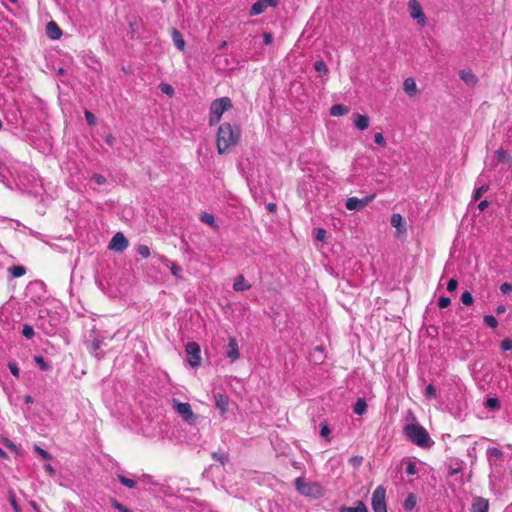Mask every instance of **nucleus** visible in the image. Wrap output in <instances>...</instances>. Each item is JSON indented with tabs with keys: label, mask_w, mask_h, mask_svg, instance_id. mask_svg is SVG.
<instances>
[{
	"label": "nucleus",
	"mask_w": 512,
	"mask_h": 512,
	"mask_svg": "<svg viewBox=\"0 0 512 512\" xmlns=\"http://www.w3.org/2000/svg\"><path fill=\"white\" fill-rule=\"evenodd\" d=\"M241 136V131L237 126H232L230 123H223L219 126L216 135L217 151L219 154H225L238 143Z\"/></svg>",
	"instance_id": "obj_1"
},
{
	"label": "nucleus",
	"mask_w": 512,
	"mask_h": 512,
	"mask_svg": "<svg viewBox=\"0 0 512 512\" xmlns=\"http://www.w3.org/2000/svg\"><path fill=\"white\" fill-rule=\"evenodd\" d=\"M295 488L301 495L314 499L322 497L325 493V490L320 483L307 482L302 477H298L295 480Z\"/></svg>",
	"instance_id": "obj_2"
},
{
	"label": "nucleus",
	"mask_w": 512,
	"mask_h": 512,
	"mask_svg": "<svg viewBox=\"0 0 512 512\" xmlns=\"http://www.w3.org/2000/svg\"><path fill=\"white\" fill-rule=\"evenodd\" d=\"M232 108V101L228 97H222L214 100L210 105L209 124L214 126L218 124L224 112Z\"/></svg>",
	"instance_id": "obj_3"
},
{
	"label": "nucleus",
	"mask_w": 512,
	"mask_h": 512,
	"mask_svg": "<svg viewBox=\"0 0 512 512\" xmlns=\"http://www.w3.org/2000/svg\"><path fill=\"white\" fill-rule=\"evenodd\" d=\"M405 435L418 446H426L430 441L427 431L418 424H409L404 428Z\"/></svg>",
	"instance_id": "obj_4"
},
{
	"label": "nucleus",
	"mask_w": 512,
	"mask_h": 512,
	"mask_svg": "<svg viewBox=\"0 0 512 512\" xmlns=\"http://www.w3.org/2000/svg\"><path fill=\"white\" fill-rule=\"evenodd\" d=\"M173 409L182 417L189 425L196 424L198 416L192 411L189 403L180 402L177 399L171 401Z\"/></svg>",
	"instance_id": "obj_5"
},
{
	"label": "nucleus",
	"mask_w": 512,
	"mask_h": 512,
	"mask_svg": "<svg viewBox=\"0 0 512 512\" xmlns=\"http://www.w3.org/2000/svg\"><path fill=\"white\" fill-rule=\"evenodd\" d=\"M385 497V488L378 486L372 494V508L374 512H387Z\"/></svg>",
	"instance_id": "obj_6"
},
{
	"label": "nucleus",
	"mask_w": 512,
	"mask_h": 512,
	"mask_svg": "<svg viewBox=\"0 0 512 512\" xmlns=\"http://www.w3.org/2000/svg\"><path fill=\"white\" fill-rule=\"evenodd\" d=\"M408 11L412 19H414L421 27L427 23L421 4L417 0H410L408 2Z\"/></svg>",
	"instance_id": "obj_7"
},
{
	"label": "nucleus",
	"mask_w": 512,
	"mask_h": 512,
	"mask_svg": "<svg viewBox=\"0 0 512 512\" xmlns=\"http://www.w3.org/2000/svg\"><path fill=\"white\" fill-rule=\"evenodd\" d=\"M374 198L375 194L366 196L363 199H359L357 197H349L346 200L345 207L350 211H359L366 207L370 202H372Z\"/></svg>",
	"instance_id": "obj_8"
},
{
	"label": "nucleus",
	"mask_w": 512,
	"mask_h": 512,
	"mask_svg": "<svg viewBox=\"0 0 512 512\" xmlns=\"http://www.w3.org/2000/svg\"><path fill=\"white\" fill-rule=\"evenodd\" d=\"M185 351L189 356V364L193 367L198 366L201 361L200 346L196 342H188L185 346Z\"/></svg>",
	"instance_id": "obj_9"
},
{
	"label": "nucleus",
	"mask_w": 512,
	"mask_h": 512,
	"mask_svg": "<svg viewBox=\"0 0 512 512\" xmlns=\"http://www.w3.org/2000/svg\"><path fill=\"white\" fill-rule=\"evenodd\" d=\"M129 245L127 238L122 232H117L111 239L108 248L116 252H123Z\"/></svg>",
	"instance_id": "obj_10"
},
{
	"label": "nucleus",
	"mask_w": 512,
	"mask_h": 512,
	"mask_svg": "<svg viewBox=\"0 0 512 512\" xmlns=\"http://www.w3.org/2000/svg\"><path fill=\"white\" fill-rule=\"evenodd\" d=\"M279 0H257L251 7L250 15L255 16L263 13L268 7L277 6Z\"/></svg>",
	"instance_id": "obj_11"
},
{
	"label": "nucleus",
	"mask_w": 512,
	"mask_h": 512,
	"mask_svg": "<svg viewBox=\"0 0 512 512\" xmlns=\"http://www.w3.org/2000/svg\"><path fill=\"white\" fill-rule=\"evenodd\" d=\"M226 356L232 361H236L240 358L239 347L237 340L234 337L229 338L227 345Z\"/></svg>",
	"instance_id": "obj_12"
},
{
	"label": "nucleus",
	"mask_w": 512,
	"mask_h": 512,
	"mask_svg": "<svg viewBox=\"0 0 512 512\" xmlns=\"http://www.w3.org/2000/svg\"><path fill=\"white\" fill-rule=\"evenodd\" d=\"M215 405L220 410L222 416L228 411L229 406V398L221 393H216L214 395Z\"/></svg>",
	"instance_id": "obj_13"
},
{
	"label": "nucleus",
	"mask_w": 512,
	"mask_h": 512,
	"mask_svg": "<svg viewBox=\"0 0 512 512\" xmlns=\"http://www.w3.org/2000/svg\"><path fill=\"white\" fill-rule=\"evenodd\" d=\"M489 502L482 497H475L472 502L471 512H488Z\"/></svg>",
	"instance_id": "obj_14"
},
{
	"label": "nucleus",
	"mask_w": 512,
	"mask_h": 512,
	"mask_svg": "<svg viewBox=\"0 0 512 512\" xmlns=\"http://www.w3.org/2000/svg\"><path fill=\"white\" fill-rule=\"evenodd\" d=\"M459 76L465 84L471 87L475 86L478 82L476 75L470 69L461 70Z\"/></svg>",
	"instance_id": "obj_15"
},
{
	"label": "nucleus",
	"mask_w": 512,
	"mask_h": 512,
	"mask_svg": "<svg viewBox=\"0 0 512 512\" xmlns=\"http://www.w3.org/2000/svg\"><path fill=\"white\" fill-rule=\"evenodd\" d=\"M353 122H354L355 127L358 130L364 131V130H366L369 127L370 119L366 115L354 114L353 115Z\"/></svg>",
	"instance_id": "obj_16"
},
{
	"label": "nucleus",
	"mask_w": 512,
	"mask_h": 512,
	"mask_svg": "<svg viewBox=\"0 0 512 512\" xmlns=\"http://www.w3.org/2000/svg\"><path fill=\"white\" fill-rule=\"evenodd\" d=\"M46 33L48 37L53 40L59 39L62 35L61 29L53 21L48 22V24L46 25Z\"/></svg>",
	"instance_id": "obj_17"
},
{
	"label": "nucleus",
	"mask_w": 512,
	"mask_h": 512,
	"mask_svg": "<svg viewBox=\"0 0 512 512\" xmlns=\"http://www.w3.org/2000/svg\"><path fill=\"white\" fill-rule=\"evenodd\" d=\"M403 90L405 91V93L408 96H410V97L415 96L416 93L418 92L417 84H416L415 80L411 77L406 78L403 82Z\"/></svg>",
	"instance_id": "obj_18"
},
{
	"label": "nucleus",
	"mask_w": 512,
	"mask_h": 512,
	"mask_svg": "<svg viewBox=\"0 0 512 512\" xmlns=\"http://www.w3.org/2000/svg\"><path fill=\"white\" fill-rule=\"evenodd\" d=\"M502 455L503 452L496 447H490L487 449V459L491 466H496L497 460L500 459Z\"/></svg>",
	"instance_id": "obj_19"
},
{
	"label": "nucleus",
	"mask_w": 512,
	"mask_h": 512,
	"mask_svg": "<svg viewBox=\"0 0 512 512\" xmlns=\"http://www.w3.org/2000/svg\"><path fill=\"white\" fill-rule=\"evenodd\" d=\"M391 225L397 229L399 234H403L406 232V227L403 218L400 214L396 213L391 216Z\"/></svg>",
	"instance_id": "obj_20"
},
{
	"label": "nucleus",
	"mask_w": 512,
	"mask_h": 512,
	"mask_svg": "<svg viewBox=\"0 0 512 512\" xmlns=\"http://www.w3.org/2000/svg\"><path fill=\"white\" fill-rule=\"evenodd\" d=\"M251 288V285L245 280L242 275H239L235 278L233 283V289L235 291H246Z\"/></svg>",
	"instance_id": "obj_21"
},
{
	"label": "nucleus",
	"mask_w": 512,
	"mask_h": 512,
	"mask_svg": "<svg viewBox=\"0 0 512 512\" xmlns=\"http://www.w3.org/2000/svg\"><path fill=\"white\" fill-rule=\"evenodd\" d=\"M339 512H368V509L362 501H358L355 507L342 506Z\"/></svg>",
	"instance_id": "obj_22"
},
{
	"label": "nucleus",
	"mask_w": 512,
	"mask_h": 512,
	"mask_svg": "<svg viewBox=\"0 0 512 512\" xmlns=\"http://www.w3.org/2000/svg\"><path fill=\"white\" fill-rule=\"evenodd\" d=\"M349 108L342 104H337L331 107L330 113L332 116H343L348 114Z\"/></svg>",
	"instance_id": "obj_23"
},
{
	"label": "nucleus",
	"mask_w": 512,
	"mask_h": 512,
	"mask_svg": "<svg viewBox=\"0 0 512 512\" xmlns=\"http://www.w3.org/2000/svg\"><path fill=\"white\" fill-rule=\"evenodd\" d=\"M172 38H173L175 46L179 50H183L185 47V41L183 40L181 33L178 30L173 29L172 30Z\"/></svg>",
	"instance_id": "obj_24"
},
{
	"label": "nucleus",
	"mask_w": 512,
	"mask_h": 512,
	"mask_svg": "<svg viewBox=\"0 0 512 512\" xmlns=\"http://www.w3.org/2000/svg\"><path fill=\"white\" fill-rule=\"evenodd\" d=\"M357 415H363L367 410V403L364 398H359L353 408Z\"/></svg>",
	"instance_id": "obj_25"
},
{
	"label": "nucleus",
	"mask_w": 512,
	"mask_h": 512,
	"mask_svg": "<svg viewBox=\"0 0 512 512\" xmlns=\"http://www.w3.org/2000/svg\"><path fill=\"white\" fill-rule=\"evenodd\" d=\"M9 272L13 277L18 278L26 273V269L24 266L15 265L9 268Z\"/></svg>",
	"instance_id": "obj_26"
},
{
	"label": "nucleus",
	"mask_w": 512,
	"mask_h": 512,
	"mask_svg": "<svg viewBox=\"0 0 512 512\" xmlns=\"http://www.w3.org/2000/svg\"><path fill=\"white\" fill-rule=\"evenodd\" d=\"M417 500L414 494H409L405 499L403 507L405 510H412L416 506Z\"/></svg>",
	"instance_id": "obj_27"
},
{
	"label": "nucleus",
	"mask_w": 512,
	"mask_h": 512,
	"mask_svg": "<svg viewBox=\"0 0 512 512\" xmlns=\"http://www.w3.org/2000/svg\"><path fill=\"white\" fill-rule=\"evenodd\" d=\"M488 188H489V186L486 183H483V184L479 185L478 187H476L474 194H473V200L477 201L478 199H480V197L485 192H487Z\"/></svg>",
	"instance_id": "obj_28"
},
{
	"label": "nucleus",
	"mask_w": 512,
	"mask_h": 512,
	"mask_svg": "<svg viewBox=\"0 0 512 512\" xmlns=\"http://www.w3.org/2000/svg\"><path fill=\"white\" fill-rule=\"evenodd\" d=\"M118 479L120 483L128 488H135L137 486V482L133 479H129L123 475H118Z\"/></svg>",
	"instance_id": "obj_29"
},
{
	"label": "nucleus",
	"mask_w": 512,
	"mask_h": 512,
	"mask_svg": "<svg viewBox=\"0 0 512 512\" xmlns=\"http://www.w3.org/2000/svg\"><path fill=\"white\" fill-rule=\"evenodd\" d=\"M165 263H166V266L170 268L171 270V273L177 277V278H180L181 277V268L179 266H177L176 264L172 263L171 261L169 260H165Z\"/></svg>",
	"instance_id": "obj_30"
},
{
	"label": "nucleus",
	"mask_w": 512,
	"mask_h": 512,
	"mask_svg": "<svg viewBox=\"0 0 512 512\" xmlns=\"http://www.w3.org/2000/svg\"><path fill=\"white\" fill-rule=\"evenodd\" d=\"M495 156L498 160V162H505V161H508L510 160V155L508 154L507 151H505L504 149L500 148L498 149L496 152H495Z\"/></svg>",
	"instance_id": "obj_31"
},
{
	"label": "nucleus",
	"mask_w": 512,
	"mask_h": 512,
	"mask_svg": "<svg viewBox=\"0 0 512 512\" xmlns=\"http://www.w3.org/2000/svg\"><path fill=\"white\" fill-rule=\"evenodd\" d=\"M200 220L205 223V224H208L212 227H216L215 225V218L212 214H209V213H203L201 214L200 216Z\"/></svg>",
	"instance_id": "obj_32"
},
{
	"label": "nucleus",
	"mask_w": 512,
	"mask_h": 512,
	"mask_svg": "<svg viewBox=\"0 0 512 512\" xmlns=\"http://www.w3.org/2000/svg\"><path fill=\"white\" fill-rule=\"evenodd\" d=\"M314 68L317 72H319L320 74H323V75H326L328 73V68H327V65L325 64L324 61L322 60H319V61H316L314 63Z\"/></svg>",
	"instance_id": "obj_33"
},
{
	"label": "nucleus",
	"mask_w": 512,
	"mask_h": 512,
	"mask_svg": "<svg viewBox=\"0 0 512 512\" xmlns=\"http://www.w3.org/2000/svg\"><path fill=\"white\" fill-rule=\"evenodd\" d=\"M484 323L490 328H496L498 326L497 319L492 315H486L483 318Z\"/></svg>",
	"instance_id": "obj_34"
},
{
	"label": "nucleus",
	"mask_w": 512,
	"mask_h": 512,
	"mask_svg": "<svg viewBox=\"0 0 512 512\" xmlns=\"http://www.w3.org/2000/svg\"><path fill=\"white\" fill-rule=\"evenodd\" d=\"M159 88H160L162 93H164V94H166L168 96H173L174 95V88L170 84L161 83L159 85Z\"/></svg>",
	"instance_id": "obj_35"
},
{
	"label": "nucleus",
	"mask_w": 512,
	"mask_h": 512,
	"mask_svg": "<svg viewBox=\"0 0 512 512\" xmlns=\"http://www.w3.org/2000/svg\"><path fill=\"white\" fill-rule=\"evenodd\" d=\"M417 472L418 470L416 464L412 461H408L406 464V474L408 476H414L417 474Z\"/></svg>",
	"instance_id": "obj_36"
},
{
	"label": "nucleus",
	"mask_w": 512,
	"mask_h": 512,
	"mask_svg": "<svg viewBox=\"0 0 512 512\" xmlns=\"http://www.w3.org/2000/svg\"><path fill=\"white\" fill-rule=\"evenodd\" d=\"M461 301L464 305L469 306V305L473 304L474 300H473L472 294L468 291H465L462 293Z\"/></svg>",
	"instance_id": "obj_37"
},
{
	"label": "nucleus",
	"mask_w": 512,
	"mask_h": 512,
	"mask_svg": "<svg viewBox=\"0 0 512 512\" xmlns=\"http://www.w3.org/2000/svg\"><path fill=\"white\" fill-rule=\"evenodd\" d=\"M485 406L489 409L495 410L500 407V403L497 398H489V399H487Z\"/></svg>",
	"instance_id": "obj_38"
},
{
	"label": "nucleus",
	"mask_w": 512,
	"mask_h": 512,
	"mask_svg": "<svg viewBox=\"0 0 512 512\" xmlns=\"http://www.w3.org/2000/svg\"><path fill=\"white\" fill-rule=\"evenodd\" d=\"M22 334L27 339H31L34 336V329L30 325H24L22 329Z\"/></svg>",
	"instance_id": "obj_39"
},
{
	"label": "nucleus",
	"mask_w": 512,
	"mask_h": 512,
	"mask_svg": "<svg viewBox=\"0 0 512 512\" xmlns=\"http://www.w3.org/2000/svg\"><path fill=\"white\" fill-rule=\"evenodd\" d=\"M112 506L120 512H133L131 509L125 507L123 504L119 503L117 500L111 501Z\"/></svg>",
	"instance_id": "obj_40"
},
{
	"label": "nucleus",
	"mask_w": 512,
	"mask_h": 512,
	"mask_svg": "<svg viewBox=\"0 0 512 512\" xmlns=\"http://www.w3.org/2000/svg\"><path fill=\"white\" fill-rule=\"evenodd\" d=\"M137 252L143 257L148 258L150 256V249L146 245H139L137 247Z\"/></svg>",
	"instance_id": "obj_41"
},
{
	"label": "nucleus",
	"mask_w": 512,
	"mask_h": 512,
	"mask_svg": "<svg viewBox=\"0 0 512 512\" xmlns=\"http://www.w3.org/2000/svg\"><path fill=\"white\" fill-rule=\"evenodd\" d=\"M34 450L44 459V460H50L51 459V455L44 449H42L41 447L35 445L34 446Z\"/></svg>",
	"instance_id": "obj_42"
},
{
	"label": "nucleus",
	"mask_w": 512,
	"mask_h": 512,
	"mask_svg": "<svg viewBox=\"0 0 512 512\" xmlns=\"http://www.w3.org/2000/svg\"><path fill=\"white\" fill-rule=\"evenodd\" d=\"M314 236L318 241H324L326 238V231L322 228H317L314 230Z\"/></svg>",
	"instance_id": "obj_43"
},
{
	"label": "nucleus",
	"mask_w": 512,
	"mask_h": 512,
	"mask_svg": "<svg viewBox=\"0 0 512 512\" xmlns=\"http://www.w3.org/2000/svg\"><path fill=\"white\" fill-rule=\"evenodd\" d=\"M501 349L503 351H511L512 350V339L510 338H505L502 342H501Z\"/></svg>",
	"instance_id": "obj_44"
},
{
	"label": "nucleus",
	"mask_w": 512,
	"mask_h": 512,
	"mask_svg": "<svg viewBox=\"0 0 512 512\" xmlns=\"http://www.w3.org/2000/svg\"><path fill=\"white\" fill-rule=\"evenodd\" d=\"M374 141H375L376 144L380 145L381 147H385L386 146V140H385L384 136L381 133H376L374 135Z\"/></svg>",
	"instance_id": "obj_45"
},
{
	"label": "nucleus",
	"mask_w": 512,
	"mask_h": 512,
	"mask_svg": "<svg viewBox=\"0 0 512 512\" xmlns=\"http://www.w3.org/2000/svg\"><path fill=\"white\" fill-rule=\"evenodd\" d=\"M85 119L89 125H95L96 124V117L93 113L86 110L85 111Z\"/></svg>",
	"instance_id": "obj_46"
},
{
	"label": "nucleus",
	"mask_w": 512,
	"mask_h": 512,
	"mask_svg": "<svg viewBox=\"0 0 512 512\" xmlns=\"http://www.w3.org/2000/svg\"><path fill=\"white\" fill-rule=\"evenodd\" d=\"M425 396L428 398H434L436 396V389L433 385H428L425 389Z\"/></svg>",
	"instance_id": "obj_47"
},
{
	"label": "nucleus",
	"mask_w": 512,
	"mask_h": 512,
	"mask_svg": "<svg viewBox=\"0 0 512 512\" xmlns=\"http://www.w3.org/2000/svg\"><path fill=\"white\" fill-rule=\"evenodd\" d=\"M451 300L448 297H440L438 301L439 308H446L450 305Z\"/></svg>",
	"instance_id": "obj_48"
},
{
	"label": "nucleus",
	"mask_w": 512,
	"mask_h": 512,
	"mask_svg": "<svg viewBox=\"0 0 512 512\" xmlns=\"http://www.w3.org/2000/svg\"><path fill=\"white\" fill-rule=\"evenodd\" d=\"M457 287H458V281L455 278L450 279L447 284V290L449 292H453L457 289Z\"/></svg>",
	"instance_id": "obj_49"
},
{
	"label": "nucleus",
	"mask_w": 512,
	"mask_h": 512,
	"mask_svg": "<svg viewBox=\"0 0 512 512\" xmlns=\"http://www.w3.org/2000/svg\"><path fill=\"white\" fill-rule=\"evenodd\" d=\"M92 179L98 184V185H103L106 183V178L101 175V174H94L92 176Z\"/></svg>",
	"instance_id": "obj_50"
},
{
	"label": "nucleus",
	"mask_w": 512,
	"mask_h": 512,
	"mask_svg": "<svg viewBox=\"0 0 512 512\" xmlns=\"http://www.w3.org/2000/svg\"><path fill=\"white\" fill-rule=\"evenodd\" d=\"M35 361L40 365L42 370H48L49 369L48 364L44 361L42 356H36L35 357Z\"/></svg>",
	"instance_id": "obj_51"
},
{
	"label": "nucleus",
	"mask_w": 512,
	"mask_h": 512,
	"mask_svg": "<svg viewBox=\"0 0 512 512\" xmlns=\"http://www.w3.org/2000/svg\"><path fill=\"white\" fill-rule=\"evenodd\" d=\"M500 291L504 294H507L512 291V284L505 282L500 285Z\"/></svg>",
	"instance_id": "obj_52"
},
{
	"label": "nucleus",
	"mask_w": 512,
	"mask_h": 512,
	"mask_svg": "<svg viewBox=\"0 0 512 512\" xmlns=\"http://www.w3.org/2000/svg\"><path fill=\"white\" fill-rule=\"evenodd\" d=\"M9 369H10V372L15 376V377H18L19 376V368L18 366L16 365V363H13V362H10L9 365H8Z\"/></svg>",
	"instance_id": "obj_53"
},
{
	"label": "nucleus",
	"mask_w": 512,
	"mask_h": 512,
	"mask_svg": "<svg viewBox=\"0 0 512 512\" xmlns=\"http://www.w3.org/2000/svg\"><path fill=\"white\" fill-rule=\"evenodd\" d=\"M91 347H92V351H91V353H92V354H94L95 356H97L96 352H97V350H98V349H100V347H101V341H99V340H97V339H96V340H94V341L92 342V344H91Z\"/></svg>",
	"instance_id": "obj_54"
},
{
	"label": "nucleus",
	"mask_w": 512,
	"mask_h": 512,
	"mask_svg": "<svg viewBox=\"0 0 512 512\" xmlns=\"http://www.w3.org/2000/svg\"><path fill=\"white\" fill-rule=\"evenodd\" d=\"M3 444L7 448L11 449L12 451H16L17 450V446L12 441H10L9 439H4Z\"/></svg>",
	"instance_id": "obj_55"
},
{
	"label": "nucleus",
	"mask_w": 512,
	"mask_h": 512,
	"mask_svg": "<svg viewBox=\"0 0 512 512\" xmlns=\"http://www.w3.org/2000/svg\"><path fill=\"white\" fill-rule=\"evenodd\" d=\"M320 434L324 438L328 437V435L330 434L329 427L327 425H322L321 426V430H320Z\"/></svg>",
	"instance_id": "obj_56"
},
{
	"label": "nucleus",
	"mask_w": 512,
	"mask_h": 512,
	"mask_svg": "<svg viewBox=\"0 0 512 512\" xmlns=\"http://www.w3.org/2000/svg\"><path fill=\"white\" fill-rule=\"evenodd\" d=\"M263 38H264V43L266 45H270L273 41V36L270 33H264Z\"/></svg>",
	"instance_id": "obj_57"
},
{
	"label": "nucleus",
	"mask_w": 512,
	"mask_h": 512,
	"mask_svg": "<svg viewBox=\"0 0 512 512\" xmlns=\"http://www.w3.org/2000/svg\"><path fill=\"white\" fill-rule=\"evenodd\" d=\"M489 206V202L487 200H483L478 204L479 211H484Z\"/></svg>",
	"instance_id": "obj_58"
},
{
	"label": "nucleus",
	"mask_w": 512,
	"mask_h": 512,
	"mask_svg": "<svg viewBox=\"0 0 512 512\" xmlns=\"http://www.w3.org/2000/svg\"><path fill=\"white\" fill-rule=\"evenodd\" d=\"M44 469L50 474V475H54L55 474V470L54 468L50 465V464H46L44 466Z\"/></svg>",
	"instance_id": "obj_59"
},
{
	"label": "nucleus",
	"mask_w": 512,
	"mask_h": 512,
	"mask_svg": "<svg viewBox=\"0 0 512 512\" xmlns=\"http://www.w3.org/2000/svg\"><path fill=\"white\" fill-rule=\"evenodd\" d=\"M506 312V307L504 305H499L497 308H496V313L498 315L500 314H503Z\"/></svg>",
	"instance_id": "obj_60"
},
{
	"label": "nucleus",
	"mask_w": 512,
	"mask_h": 512,
	"mask_svg": "<svg viewBox=\"0 0 512 512\" xmlns=\"http://www.w3.org/2000/svg\"><path fill=\"white\" fill-rule=\"evenodd\" d=\"M11 505L13 507V509L16 511V512H20V508L18 506V504L16 503V500L14 498L11 499Z\"/></svg>",
	"instance_id": "obj_61"
},
{
	"label": "nucleus",
	"mask_w": 512,
	"mask_h": 512,
	"mask_svg": "<svg viewBox=\"0 0 512 512\" xmlns=\"http://www.w3.org/2000/svg\"><path fill=\"white\" fill-rule=\"evenodd\" d=\"M24 401L26 404H31V403H33V398L30 395H26L24 397Z\"/></svg>",
	"instance_id": "obj_62"
},
{
	"label": "nucleus",
	"mask_w": 512,
	"mask_h": 512,
	"mask_svg": "<svg viewBox=\"0 0 512 512\" xmlns=\"http://www.w3.org/2000/svg\"><path fill=\"white\" fill-rule=\"evenodd\" d=\"M113 141H114V138H113V136H112V135H108V136L106 137V142H107L110 146H111V145H113Z\"/></svg>",
	"instance_id": "obj_63"
},
{
	"label": "nucleus",
	"mask_w": 512,
	"mask_h": 512,
	"mask_svg": "<svg viewBox=\"0 0 512 512\" xmlns=\"http://www.w3.org/2000/svg\"><path fill=\"white\" fill-rule=\"evenodd\" d=\"M213 457H214L215 459H217V460L221 461V463H222V464H224V459H223V457H222V456H218V454H217V453H214V454H213Z\"/></svg>",
	"instance_id": "obj_64"
}]
</instances>
